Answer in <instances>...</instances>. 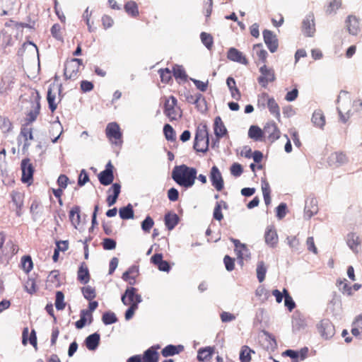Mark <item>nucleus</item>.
I'll return each instance as SVG.
<instances>
[{"label":"nucleus","instance_id":"1","mask_svg":"<svg viewBox=\"0 0 362 362\" xmlns=\"http://www.w3.org/2000/svg\"><path fill=\"white\" fill-rule=\"evenodd\" d=\"M197 174L196 168L182 164L177 165L173 168L172 178L179 185L189 188L194 185Z\"/></svg>","mask_w":362,"mask_h":362},{"label":"nucleus","instance_id":"2","mask_svg":"<svg viewBox=\"0 0 362 362\" xmlns=\"http://www.w3.org/2000/svg\"><path fill=\"white\" fill-rule=\"evenodd\" d=\"M163 103V113L170 122L178 121L182 117V110L177 104V98L173 96H164L162 98Z\"/></svg>","mask_w":362,"mask_h":362},{"label":"nucleus","instance_id":"3","mask_svg":"<svg viewBox=\"0 0 362 362\" xmlns=\"http://www.w3.org/2000/svg\"><path fill=\"white\" fill-rule=\"evenodd\" d=\"M209 139L207 127L204 125L197 127L195 133V138L193 148L197 152L205 153L209 149Z\"/></svg>","mask_w":362,"mask_h":362},{"label":"nucleus","instance_id":"4","mask_svg":"<svg viewBox=\"0 0 362 362\" xmlns=\"http://www.w3.org/2000/svg\"><path fill=\"white\" fill-rule=\"evenodd\" d=\"M337 110L340 115V119L343 122H346L351 115H353L351 109L349 108L351 103V98L346 91H341L337 99Z\"/></svg>","mask_w":362,"mask_h":362},{"label":"nucleus","instance_id":"5","mask_svg":"<svg viewBox=\"0 0 362 362\" xmlns=\"http://www.w3.org/2000/svg\"><path fill=\"white\" fill-rule=\"evenodd\" d=\"M82 59L73 58L67 59L64 64V76L66 80H75L79 76Z\"/></svg>","mask_w":362,"mask_h":362},{"label":"nucleus","instance_id":"6","mask_svg":"<svg viewBox=\"0 0 362 362\" xmlns=\"http://www.w3.org/2000/svg\"><path fill=\"white\" fill-rule=\"evenodd\" d=\"M16 71L8 69L4 71L0 83V94H8L11 91L16 82Z\"/></svg>","mask_w":362,"mask_h":362},{"label":"nucleus","instance_id":"7","mask_svg":"<svg viewBox=\"0 0 362 362\" xmlns=\"http://www.w3.org/2000/svg\"><path fill=\"white\" fill-rule=\"evenodd\" d=\"M105 134L112 144L115 145H121L122 144V134L117 122L107 124L105 129Z\"/></svg>","mask_w":362,"mask_h":362},{"label":"nucleus","instance_id":"8","mask_svg":"<svg viewBox=\"0 0 362 362\" xmlns=\"http://www.w3.org/2000/svg\"><path fill=\"white\" fill-rule=\"evenodd\" d=\"M10 209L15 211L17 216H21L24 204V193L16 190H13L10 193Z\"/></svg>","mask_w":362,"mask_h":362},{"label":"nucleus","instance_id":"9","mask_svg":"<svg viewBox=\"0 0 362 362\" xmlns=\"http://www.w3.org/2000/svg\"><path fill=\"white\" fill-rule=\"evenodd\" d=\"M320 336L325 340L330 339L335 334L334 326L329 318H322L317 325Z\"/></svg>","mask_w":362,"mask_h":362},{"label":"nucleus","instance_id":"10","mask_svg":"<svg viewBox=\"0 0 362 362\" xmlns=\"http://www.w3.org/2000/svg\"><path fill=\"white\" fill-rule=\"evenodd\" d=\"M260 76L258 77V83L264 88H266L269 83L276 80L275 73L273 69L267 66L265 64L259 68Z\"/></svg>","mask_w":362,"mask_h":362},{"label":"nucleus","instance_id":"11","mask_svg":"<svg viewBox=\"0 0 362 362\" xmlns=\"http://www.w3.org/2000/svg\"><path fill=\"white\" fill-rule=\"evenodd\" d=\"M21 168L22 170L21 181L23 183L30 184L33 180L34 167L29 158H24L21 161Z\"/></svg>","mask_w":362,"mask_h":362},{"label":"nucleus","instance_id":"12","mask_svg":"<svg viewBox=\"0 0 362 362\" xmlns=\"http://www.w3.org/2000/svg\"><path fill=\"white\" fill-rule=\"evenodd\" d=\"M23 139V151H26L31 144V141L34 140L33 134V128L28 124H24L21 128L20 134L18 136V141Z\"/></svg>","mask_w":362,"mask_h":362},{"label":"nucleus","instance_id":"13","mask_svg":"<svg viewBox=\"0 0 362 362\" xmlns=\"http://www.w3.org/2000/svg\"><path fill=\"white\" fill-rule=\"evenodd\" d=\"M209 179L212 186L218 191L221 192L224 188V181L221 173L218 168L214 165L210 171Z\"/></svg>","mask_w":362,"mask_h":362},{"label":"nucleus","instance_id":"14","mask_svg":"<svg viewBox=\"0 0 362 362\" xmlns=\"http://www.w3.org/2000/svg\"><path fill=\"white\" fill-rule=\"evenodd\" d=\"M262 100L267 102V107L272 115H274L277 119H280V107L274 98H270L269 95L264 93L259 97L258 101Z\"/></svg>","mask_w":362,"mask_h":362},{"label":"nucleus","instance_id":"15","mask_svg":"<svg viewBox=\"0 0 362 362\" xmlns=\"http://www.w3.org/2000/svg\"><path fill=\"white\" fill-rule=\"evenodd\" d=\"M263 131L264 137L267 138L271 143H273L277 140L281 135V132L279 127L274 122L267 123V124L264 127Z\"/></svg>","mask_w":362,"mask_h":362},{"label":"nucleus","instance_id":"16","mask_svg":"<svg viewBox=\"0 0 362 362\" xmlns=\"http://www.w3.org/2000/svg\"><path fill=\"white\" fill-rule=\"evenodd\" d=\"M137 289L134 287L128 288L122 296V301L127 305H136L141 301V297L136 293Z\"/></svg>","mask_w":362,"mask_h":362},{"label":"nucleus","instance_id":"17","mask_svg":"<svg viewBox=\"0 0 362 362\" xmlns=\"http://www.w3.org/2000/svg\"><path fill=\"white\" fill-rule=\"evenodd\" d=\"M62 85L59 86L53 83L50 85L47 95V100L50 110L53 112L57 107V94L60 93Z\"/></svg>","mask_w":362,"mask_h":362},{"label":"nucleus","instance_id":"18","mask_svg":"<svg viewBox=\"0 0 362 362\" xmlns=\"http://www.w3.org/2000/svg\"><path fill=\"white\" fill-rule=\"evenodd\" d=\"M262 334L259 337L262 346L267 351H274L277 346L274 337L264 329H262Z\"/></svg>","mask_w":362,"mask_h":362},{"label":"nucleus","instance_id":"19","mask_svg":"<svg viewBox=\"0 0 362 362\" xmlns=\"http://www.w3.org/2000/svg\"><path fill=\"white\" fill-rule=\"evenodd\" d=\"M113 168L114 166L111 161H109L105 166V169L98 174V180L101 185L107 186L113 182Z\"/></svg>","mask_w":362,"mask_h":362},{"label":"nucleus","instance_id":"20","mask_svg":"<svg viewBox=\"0 0 362 362\" xmlns=\"http://www.w3.org/2000/svg\"><path fill=\"white\" fill-rule=\"evenodd\" d=\"M302 32L307 37H312L315 33V16L313 13L308 14L303 21Z\"/></svg>","mask_w":362,"mask_h":362},{"label":"nucleus","instance_id":"21","mask_svg":"<svg viewBox=\"0 0 362 362\" xmlns=\"http://www.w3.org/2000/svg\"><path fill=\"white\" fill-rule=\"evenodd\" d=\"M264 41L269 50L274 53L279 47V42L276 35L271 30H264L262 33Z\"/></svg>","mask_w":362,"mask_h":362},{"label":"nucleus","instance_id":"22","mask_svg":"<svg viewBox=\"0 0 362 362\" xmlns=\"http://www.w3.org/2000/svg\"><path fill=\"white\" fill-rule=\"evenodd\" d=\"M227 57L230 61L235 62L244 65L248 64V60L245 56L243 54V52L236 48H230L227 52Z\"/></svg>","mask_w":362,"mask_h":362},{"label":"nucleus","instance_id":"23","mask_svg":"<svg viewBox=\"0 0 362 362\" xmlns=\"http://www.w3.org/2000/svg\"><path fill=\"white\" fill-rule=\"evenodd\" d=\"M121 192V185L118 183H114L110 188H109L107 197L106 202L109 206L114 205Z\"/></svg>","mask_w":362,"mask_h":362},{"label":"nucleus","instance_id":"24","mask_svg":"<svg viewBox=\"0 0 362 362\" xmlns=\"http://www.w3.org/2000/svg\"><path fill=\"white\" fill-rule=\"evenodd\" d=\"M18 243L15 240L9 239L2 249L1 255L6 257H13L18 253Z\"/></svg>","mask_w":362,"mask_h":362},{"label":"nucleus","instance_id":"25","mask_svg":"<svg viewBox=\"0 0 362 362\" xmlns=\"http://www.w3.org/2000/svg\"><path fill=\"white\" fill-rule=\"evenodd\" d=\"M160 349L159 345L153 346L144 352L141 361L144 362H158V354L157 349Z\"/></svg>","mask_w":362,"mask_h":362},{"label":"nucleus","instance_id":"26","mask_svg":"<svg viewBox=\"0 0 362 362\" xmlns=\"http://www.w3.org/2000/svg\"><path fill=\"white\" fill-rule=\"evenodd\" d=\"M214 131L218 140L228 134V131L220 116L214 119Z\"/></svg>","mask_w":362,"mask_h":362},{"label":"nucleus","instance_id":"27","mask_svg":"<svg viewBox=\"0 0 362 362\" xmlns=\"http://www.w3.org/2000/svg\"><path fill=\"white\" fill-rule=\"evenodd\" d=\"M151 262L154 265L157 266L159 270L163 272H169L170 267L167 261L163 259V255L160 253H156L151 258Z\"/></svg>","mask_w":362,"mask_h":362},{"label":"nucleus","instance_id":"28","mask_svg":"<svg viewBox=\"0 0 362 362\" xmlns=\"http://www.w3.org/2000/svg\"><path fill=\"white\" fill-rule=\"evenodd\" d=\"M90 279L88 268L85 262H82L77 272V280L83 284H86Z\"/></svg>","mask_w":362,"mask_h":362},{"label":"nucleus","instance_id":"29","mask_svg":"<svg viewBox=\"0 0 362 362\" xmlns=\"http://www.w3.org/2000/svg\"><path fill=\"white\" fill-rule=\"evenodd\" d=\"M346 25L349 33L353 35H357L360 30L359 21L354 16L350 15L347 17Z\"/></svg>","mask_w":362,"mask_h":362},{"label":"nucleus","instance_id":"30","mask_svg":"<svg viewBox=\"0 0 362 362\" xmlns=\"http://www.w3.org/2000/svg\"><path fill=\"white\" fill-rule=\"evenodd\" d=\"M139 276V268L136 266L130 267L122 274V279L124 281L128 282L130 285H134L136 284V279Z\"/></svg>","mask_w":362,"mask_h":362},{"label":"nucleus","instance_id":"31","mask_svg":"<svg viewBox=\"0 0 362 362\" xmlns=\"http://www.w3.org/2000/svg\"><path fill=\"white\" fill-rule=\"evenodd\" d=\"M265 242L272 247H276L278 243V235L273 227H268L264 234Z\"/></svg>","mask_w":362,"mask_h":362},{"label":"nucleus","instance_id":"32","mask_svg":"<svg viewBox=\"0 0 362 362\" xmlns=\"http://www.w3.org/2000/svg\"><path fill=\"white\" fill-rule=\"evenodd\" d=\"M179 216L174 212L170 211L165 215L164 221L168 230H172L178 224Z\"/></svg>","mask_w":362,"mask_h":362},{"label":"nucleus","instance_id":"33","mask_svg":"<svg viewBox=\"0 0 362 362\" xmlns=\"http://www.w3.org/2000/svg\"><path fill=\"white\" fill-rule=\"evenodd\" d=\"M184 350L182 345H173L169 344L164 347L161 351V354L163 357H168L177 355Z\"/></svg>","mask_w":362,"mask_h":362},{"label":"nucleus","instance_id":"34","mask_svg":"<svg viewBox=\"0 0 362 362\" xmlns=\"http://www.w3.org/2000/svg\"><path fill=\"white\" fill-rule=\"evenodd\" d=\"M347 244L355 252H358L361 247V240L356 233H351L347 236Z\"/></svg>","mask_w":362,"mask_h":362},{"label":"nucleus","instance_id":"35","mask_svg":"<svg viewBox=\"0 0 362 362\" xmlns=\"http://www.w3.org/2000/svg\"><path fill=\"white\" fill-rule=\"evenodd\" d=\"M100 339V334L97 332L90 334L88 337H87L85 340L87 349L90 351L95 350L99 345Z\"/></svg>","mask_w":362,"mask_h":362},{"label":"nucleus","instance_id":"36","mask_svg":"<svg viewBox=\"0 0 362 362\" xmlns=\"http://www.w3.org/2000/svg\"><path fill=\"white\" fill-rule=\"evenodd\" d=\"M347 161L346 155L341 152H334L329 157L330 165H339Z\"/></svg>","mask_w":362,"mask_h":362},{"label":"nucleus","instance_id":"37","mask_svg":"<svg viewBox=\"0 0 362 362\" xmlns=\"http://www.w3.org/2000/svg\"><path fill=\"white\" fill-rule=\"evenodd\" d=\"M32 107L33 109L27 113L25 117V124H28V125L37 119L40 113V106L39 103H33Z\"/></svg>","mask_w":362,"mask_h":362},{"label":"nucleus","instance_id":"38","mask_svg":"<svg viewBox=\"0 0 362 362\" xmlns=\"http://www.w3.org/2000/svg\"><path fill=\"white\" fill-rule=\"evenodd\" d=\"M312 122L317 127L322 128L325 124V117L322 110H315L312 117Z\"/></svg>","mask_w":362,"mask_h":362},{"label":"nucleus","instance_id":"39","mask_svg":"<svg viewBox=\"0 0 362 362\" xmlns=\"http://www.w3.org/2000/svg\"><path fill=\"white\" fill-rule=\"evenodd\" d=\"M248 136L255 141H262L264 137V131L258 126L252 125L249 129Z\"/></svg>","mask_w":362,"mask_h":362},{"label":"nucleus","instance_id":"40","mask_svg":"<svg viewBox=\"0 0 362 362\" xmlns=\"http://www.w3.org/2000/svg\"><path fill=\"white\" fill-rule=\"evenodd\" d=\"M222 207L224 209H227L228 207L226 202L223 200L216 202L214 209L213 217L218 221H222L223 218V215L221 212Z\"/></svg>","mask_w":362,"mask_h":362},{"label":"nucleus","instance_id":"41","mask_svg":"<svg viewBox=\"0 0 362 362\" xmlns=\"http://www.w3.org/2000/svg\"><path fill=\"white\" fill-rule=\"evenodd\" d=\"M342 6V0H331L325 8V13L327 15L336 13Z\"/></svg>","mask_w":362,"mask_h":362},{"label":"nucleus","instance_id":"42","mask_svg":"<svg viewBox=\"0 0 362 362\" xmlns=\"http://www.w3.org/2000/svg\"><path fill=\"white\" fill-rule=\"evenodd\" d=\"M307 325L305 318H293L292 327L293 332H299L303 331L307 327Z\"/></svg>","mask_w":362,"mask_h":362},{"label":"nucleus","instance_id":"43","mask_svg":"<svg viewBox=\"0 0 362 362\" xmlns=\"http://www.w3.org/2000/svg\"><path fill=\"white\" fill-rule=\"evenodd\" d=\"M214 352V349L211 346L205 348H201L197 353V360L199 361H204L211 357Z\"/></svg>","mask_w":362,"mask_h":362},{"label":"nucleus","instance_id":"44","mask_svg":"<svg viewBox=\"0 0 362 362\" xmlns=\"http://www.w3.org/2000/svg\"><path fill=\"white\" fill-rule=\"evenodd\" d=\"M262 190L265 204L268 206L271 204V189L269 182L266 180H262Z\"/></svg>","mask_w":362,"mask_h":362},{"label":"nucleus","instance_id":"45","mask_svg":"<svg viewBox=\"0 0 362 362\" xmlns=\"http://www.w3.org/2000/svg\"><path fill=\"white\" fill-rule=\"evenodd\" d=\"M119 214L122 219L127 220L134 218V210L131 204L127 206L120 208Z\"/></svg>","mask_w":362,"mask_h":362},{"label":"nucleus","instance_id":"46","mask_svg":"<svg viewBox=\"0 0 362 362\" xmlns=\"http://www.w3.org/2000/svg\"><path fill=\"white\" fill-rule=\"evenodd\" d=\"M80 207L78 206H75L72 207L69 212V218L71 223L76 226L78 225L81 222V216H80Z\"/></svg>","mask_w":362,"mask_h":362},{"label":"nucleus","instance_id":"47","mask_svg":"<svg viewBox=\"0 0 362 362\" xmlns=\"http://www.w3.org/2000/svg\"><path fill=\"white\" fill-rule=\"evenodd\" d=\"M253 50L255 51L257 57L263 63L267 62V52L263 48L262 44H256L253 46Z\"/></svg>","mask_w":362,"mask_h":362},{"label":"nucleus","instance_id":"48","mask_svg":"<svg viewBox=\"0 0 362 362\" xmlns=\"http://www.w3.org/2000/svg\"><path fill=\"white\" fill-rule=\"evenodd\" d=\"M21 264L22 269L27 274L33 269V263L30 255H25L22 257Z\"/></svg>","mask_w":362,"mask_h":362},{"label":"nucleus","instance_id":"49","mask_svg":"<svg viewBox=\"0 0 362 362\" xmlns=\"http://www.w3.org/2000/svg\"><path fill=\"white\" fill-rule=\"evenodd\" d=\"M13 128L12 122L4 116L0 115V129L4 134L8 133Z\"/></svg>","mask_w":362,"mask_h":362},{"label":"nucleus","instance_id":"50","mask_svg":"<svg viewBox=\"0 0 362 362\" xmlns=\"http://www.w3.org/2000/svg\"><path fill=\"white\" fill-rule=\"evenodd\" d=\"M124 9L128 14L133 17H136L139 15L138 6L136 3L133 1L127 2L124 5Z\"/></svg>","mask_w":362,"mask_h":362},{"label":"nucleus","instance_id":"51","mask_svg":"<svg viewBox=\"0 0 362 362\" xmlns=\"http://www.w3.org/2000/svg\"><path fill=\"white\" fill-rule=\"evenodd\" d=\"M255 353L253 350H252L247 346H243L241 348V351L240 353V360L241 362H250L251 361L250 354Z\"/></svg>","mask_w":362,"mask_h":362},{"label":"nucleus","instance_id":"52","mask_svg":"<svg viewBox=\"0 0 362 362\" xmlns=\"http://www.w3.org/2000/svg\"><path fill=\"white\" fill-rule=\"evenodd\" d=\"M337 285L344 294L352 295V287L348 284L346 279L337 281Z\"/></svg>","mask_w":362,"mask_h":362},{"label":"nucleus","instance_id":"53","mask_svg":"<svg viewBox=\"0 0 362 362\" xmlns=\"http://www.w3.org/2000/svg\"><path fill=\"white\" fill-rule=\"evenodd\" d=\"M266 273L267 267L264 262H259L257 266V277L260 283L264 280Z\"/></svg>","mask_w":362,"mask_h":362},{"label":"nucleus","instance_id":"54","mask_svg":"<svg viewBox=\"0 0 362 362\" xmlns=\"http://www.w3.org/2000/svg\"><path fill=\"white\" fill-rule=\"evenodd\" d=\"M283 292L284 293V305L289 311H291L296 307V303L286 288H284Z\"/></svg>","mask_w":362,"mask_h":362},{"label":"nucleus","instance_id":"55","mask_svg":"<svg viewBox=\"0 0 362 362\" xmlns=\"http://www.w3.org/2000/svg\"><path fill=\"white\" fill-rule=\"evenodd\" d=\"M165 136L168 141H175L176 139L175 132L171 125L166 124L163 127Z\"/></svg>","mask_w":362,"mask_h":362},{"label":"nucleus","instance_id":"56","mask_svg":"<svg viewBox=\"0 0 362 362\" xmlns=\"http://www.w3.org/2000/svg\"><path fill=\"white\" fill-rule=\"evenodd\" d=\"M200 38L202 42V43L209 49H210L214 43L213 37L206 33L202 32L200 35Z\"/></svg>","mask_w":362,"mask_h":362},{"label":"nucleus","instance_id":"57","mask_svg":"<svg viewBox=\"0 0 362 362\" xmlns=\"http://www.w3.org/2000/svg\"><path fill=\"white\" fill-rule=\"evenodd\" d=\"M160 80L163 83H168L172 78L171 71L169 69H160L158 71Z\"/></svg>","mask_w":362,"mask_h":362},{"label":"nucleus","instance_id":"58","mask_svg":"<svg viewBox=\"0 0 362 362\" xmlns=\"http://www.w3.org/2000/svg\"><path fill=\"white\" fill-rule=\"evenodd\" d=\"M173 76L175 78L186 80L187 74L184 69L180 66H175L173 69Z\"/></svg>","mask_w":362,"mask_h":362},{"label":"nucleus","instance_id":"59","mask_svg":"<svg viewBox=\"0 0 362 362\" xmlns=\"http://www.w3.org/2000/svg\"><path fill=\"white\" fill-rule=\"evenodd\" d=\"M25 289L28 293L30 294H33L36 292L37 285L34 279H28V280L25 283Z\"/></svg>","mask_w":362,"mask_h":362},{"label":"nucleus","instance_id":"60","mask_svg":"<svg viewBox=\"0 0 362 362\" xmlns=\"http://www.w3.org/2000/svg\"><path fill=\"white\" fill-rule=\"evenodd\" d=\"M82 293L83 296L90 300L95 297V289L90 286L82 288Z\"/></svg>","mask_w":362,"mask_h":362},{"label":"nucleus","instance_id":"61","mask_svg":"<svg viewBox=\"0 0 362 362\" xmlns=\"http://www.w3.org/2000/svg\"><path fill=\"white\" fill-rule=\"evenodd\" d=\"M154 225V221L153 218L148 216L141 223V228L146 233H149L150 230Z\"/></svg>","mask_w":362,"mask_h":362},{"label":"nucleus","instance_id":"62","mask_svg":"<svg viewBox=\"0 0 362 362\" xmlns=\"http://www.w3.org/2000/svg\"><path fill=\"white\" fill-rule=\"evenodd\" d=\"M64 296L62 291H57L56 293L55 306L57 310H62L65 307L64 302Z\"/></svg>","mask_w":362,"mask_h":362},{"label":"nucleus","instance_id":"63","mask_svg":"<svg viewBox=\"0 0 362 362\" xmlns=\"http://www.w3.org/2000/svg\"><path fill=\"white\" fill-rule=\"evenodd\" d=\"M117 243L115 240L111 238H104L102 242V245L104 250H111L116 247Z\"/></svg>","mask_w":362,"mask_h":362},{"label":"nucleus","instance_id":"64","mask_svg":"<svg viewBox=\"0 0 362 362\" xmlns=\"http://www.w3.org/2000/svg\"><path fill=\"white\" fill-rule=\"evenodd\" d=\"M230 173L235 177H239L243 172L242 165L240 163H234L230 168Z\"/></svg>","mask_w":362,"mask_h":362}]
</instances>
